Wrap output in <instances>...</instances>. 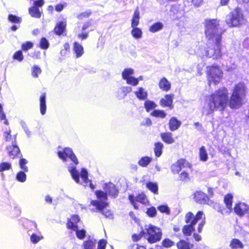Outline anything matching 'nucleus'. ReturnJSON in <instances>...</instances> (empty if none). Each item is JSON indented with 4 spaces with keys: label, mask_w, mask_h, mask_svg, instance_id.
I'll return each mask as SVG.
<instances>
[{
    "label": "nucleus",
    "mask_w": 249,
    "mask_h": 249,
    "mask_svg": "<svg viewBox=\"0 0 249 249\" xmlns=\"http://www.w3.org/2000/svg\"><path fill=\"white\" fill-rule=\"evenodd\" d=\"M159 86L161 89L165 91H168L171 88L170 82L165 77L160 80Z\"/></svg>",
    "instance_id": "412c9836"
},
{
    "label": "nucleus",
    "mask_w": 249,
    "mask_h": 249,
    "mask_svg": "<svg viewBox=\"0 0 249 249\" xmlns=\"http://www.w3.org/2000/svg\"><path fill=\"white\" fill-rule=\"evenodd\" d=\"M140 12L138 8L135 10L131 20V27H136L139 24L140 20Z\"/></svg>",
    "instance_id": "b1692460"
},
{
    "label": "nucleus",
    "mask_w": 249,
    "mask_h": 249,
    "mask_svg": "<svg viewBox=\"0 0 249 249\" xmlns=\"http://www.w3.org/2000/svg\"><path fill=\"white\" fill-rule=\"evenodd\" d=\"M199 156L201 160L205 161L208 159V155L204 146H202L199 149Z\"/></svg>",
    "instance_id": "ea45409f"
},
{
    "label": "nucleus",
    "mask_w": 249,
    "mask_h": 249,
    "mask_svg": "<svg viewBox=\"0 0 249 249\" xmlns=\"http://www.w3.org/2000/svg\"><path fill=\"white\" fill-rule=\"evenodd\" d=\"M157 107L156 104L151 101L147 100L144 103V107L146 110L149 112L150 110L154 109Z\"/></svg>",
    "instance_id": "e433bc0d"
},
{
    "label": "nucleus",
    "mask_w": 249,
    "mask_h": 249,
    "mask_svg": "<svg viewBox=\"0 0 249 249\" xmlns=\"http://www.w3.org/2000/svg\"><path fill=\"white\" fill-rule=\"evenodd\" d=\"M11 164L9 162H2L0 164V172L11 169Z\"/></svg>",
    "instance_id": "49530a36"
},
{
    "label": "nucleus",
    "mask_w": 249,
    "mask_h": 249,
    "mask_svg": "<svg viewBox=\"0 0 249 249\" xmlns=\"http://www.w3.org/2000/svg\"><path fill=\"white\" fill-rule=\"evenodd\" d=\"M40 110L42 115H44L46 110V95L45 93L41 95L40 98Z\"/></svg>",
    "instance_id": "a878e982"
},
{
    "label": "nucleus",
    "mask_w": 249,
    "mask_h": 249,
    "mask_svg": "<svg viewBox=\"0 0 249 249\" xmlns=\"http://www.w3.org/2000/svg\"><path fill=\"white\" fill-rule=\"evenodd\" d=\"M206 73L210 85L212 83L214 85L217 84L223 76V72L217 65L207 67Z\"/></svg>",
    "instance_id": "0eeeda50"
},
{
    "label": "nucleus",
    "mask_w": 249,
    "mask_h": 249,
    "mask_svg": "<svg viewBox=\"0 0 249 249\" xmlns=\"http://www.w3.org/2000/svg\"><path fill=\"white\" fill-rule=\"evenodd\" d=\"M8 20L9 21L16 23H19L21 21V18L19 17H17L13 15H9L8 16Z\"/></svg>",
    "instance_id": "09e8293b"
},
{
    "label": "nucleus",
    "mask_w": 249,
    "mask_h": 249,
    "mask_svg": "<svg viewBox=\"0 0 249 249\" xmlns=\"http://www.w3.org/2000/svg\"><path fill=\"white\" fill-rule=\"evenodd\" d=\"M68 170L71 174L73 179L76 182L78 183L79 181V173L78 171L76 170V167L72 165H70L68 166Z\"/></svg>",
    "instance_id": "4be33fe9"
},
{
    "label": "nucleus",
    "mask_w": 249,
    "mask_h": 249,
    "mask_svg": "<svg viewBox=\"0 0 249 249\" xmlns=\"http://www.w3.org/2000/svg\"><path fill=\"white\" fill-rule=\"evenodd\" d=\"M129 200L131 202V203L133 205L134 207L136 209H138V206L137 204L135 202V199L134 196L130 195L129 196Z\"/></svg>",
    "instance_id": "69168bd1"
},
{
    "label": "nucleus",
    "mask_w": 249,
    "mask_h": 249,
    "mask_svg": "<svg viewBox=\"0 0 249 249\" xmlns=\"http://www.w3.org/2000/svg\"><path fill=\"white\" fill-rule=\"evenodd\" d=\"M4 138L5 141L10 142L12 141V142L14 141V136H12L11 135V131L9 130L8 131H5L3 134Z\"/></svg>",
    "instance_id": "8fccbe9b"
},
{
    "label": "nucleus",
    "mask_w": 249,
    "mask_h": 249,
    "mask_svg": "<svg viewBox=\"0 0 249 249\" xmlns=\"http://www.w3.org/2000/svg\"><path fill=\"white\" fill-rule=\"evenodd\" d=\"M132 28L133 29L131 32L132 36L137 39L141 38L142 35V32L141 29L137 27H132Z\"/></svg>",
    "instance_id": "c756f323"
},
{
    "label": "nucleus",
    "mask_w": 249,
    "mask_h": 249,
    "mask_svg": "<svg viewBox=\"0 0 249 249\" xmlns=\"http://www.w3.org/2000/svg\"><path fill=\"white\" fill-rule=\"evenodd\" d=\"M229 101L228 89L225 87L220 88L207 97L202 112L208 115L215 110L223 111L227 107Z\"/></svg>",
    "instance_id": "f257e3e1"
},
{
    "label": "nucleus",
    "mask_w": 249,
    "mask_h": 249,
    "mask_svg": "<svg viewBox=\"0 0 249 249\" xmlns=\"http://www.w3.org/2000/svg\"><path fill=\"white\" fill-rule=\"evenodd\" d=\"M76 231V234L77 238H78L80 239H83L85 237L86 235V231L84 230H78V229H77V230Z\"/></svg>",
    "instance_id": "13d9d810"
},
{
    "label": "nucleus",
    "mask_w": 249,
    "mask_h": 249,
    "mask_svg": "<svg viewBox=\"0 0 249 249\" xmlns=\"http://www.w3.org/2000/svg\"><path fill=\"white\" fill-rule=\"evenodd\" d=\"M151 115L153 116L161 118H164L166 116V113L164 111L160 110H155L151 112Z\"/></svg>",
    "instance_id": "a19ab883"
},
{
    "label": "nucleus",
    "mask_w": 249,
    "mask_h": 249,
    "mask_svg": "<svg viewBox=\"0 0 249 249\" xmlns=\"http://www.w3.org/2000/svg\"><path fill=\"white\" fill-rule=\"evenodd\" d=\"M152 161V158L148 157H143L139 161L138 164L142 167H146Z\"/></svg>",
    "instance_id": "72a5a7b5"
},
{
    "label": "nucleus",
    "mask_w": 249,
    "mask_h": 249,
    "mask_svg": "<svg viewBox=\"0 0 249 249\" xmlns=\"http://www.w3.org/2000/svg\"><path fill=\"white\" fill-rule=\"evenodd\" d=\"M33 47V44L31 42H26L22 45L21 48L23 51H27Z\"/></svg>",
    "instance_id": "bf43d9fd"
},
{
    "label": "nucleus",
    "mask_w": 249,
    "mask_h": 249,
    "mask_svg": "<svg viewBox=\"0 0 249 249\" xmlns=\"http://www.w3.org/2000/svg\"><path fill=\"white\" fill-rule=\"evenodd\" d=\"M146 213L150 217H154L157 214V210L154 207H151L147 209Z\"/></svg>",
    "instance_id": "603ef678"
},
{
    "label": "nucleus",
    "mask_w": 249,
    "mask_h": 249,
    "mask_svg": "<svg viewBox=\"0 0 249 249\" xmlns=\"http://www.w3.org/2000/svg\"><path fill=\"white\" fill-rule=\"evenodd\" d=\"M158 210L161 213H164L166 214H169L170 209L166 205H160L158 207Z\"/></svg>",
    "instance_id": "5fc2aeb1"
},
{
    "label": "nucleus",
    "mask_w": 249,
    "mask_h": 249,
    "mask_svg": "<svg viewBox=\"0 0 249 249\" xmlns=\"http://www.w3.org/2000/svg\"><path fill=\"white\" fill-rule=\"evenodd\" d=\"M146 187L151 191L155 194H157L158 192V186L156 183L148 182L146 183Z\"/></svg>",
    "instance_id": "c9c22d12"
},
{
    "label": "nucleus",
    "mask_w": 249,
    "mask_h": 249,
    "mask_svg": "<svg viewBox=\"0 0 249 249\" xmlns=\"http://www.w3.org/2000/svg\"><path fill=\"white\" fill-rule=\"evenodd\" d=\"M181 123L177 120L176 117H172L170 119L169 123V128L171 131L177 130L180 126Z\"/></svg>",
    "instance_id": "6ab92c4d"
},
{
    "label": "nucleus",
    "mask_w": 249,
    "mask_h": 249,
    "mask_svg": "<svg viewBox=\"0 0 249 249\" xmlns=\"http://www.w3.org/2000/svg\"><path fill=\"white\" fill-rule=\"evenodd\" d=\"M67 226L69 229H71L74 231L77 230V229H78L77 226L74 224V222L71 221L68 223Z\"/></svg>",
    "instance_id": "0e129e2a"
},
{
    "label": "nucleus",
    "mask_w": 249,
    "mask_h": 249,
    "mask_svg": "<svg viewBox=\"0 0 249 249\" xmlns=\"http://www.w3.org/2000/svg\"><path fill=\"white\" fill-rule=\"evenodd\" d=\"M93 243L91 241H86L84 244L85 249H92L93 247Z\"/></svg>",
    "instance_id": "052dcab7"
},
{
    "label": "nucleus",
    "mask_w": 249,
    "mask_h": 249,
    "mask_svg": "<svg viewBox=\"0 0 249 249\" xmlns=\"http://www.w3.org/2000/svg\"><path fill=\"white\" fill-rule=\"evenodd\" d=\"M191 165L184 159L178 160L171 166V170L174 174H178L182 169L190 168Z\"/></svg>",
    "instance_id": "1a4fd4ad"
},
{
    "label": "nucleus",
    "mask_w": 249,
    "mask_h": 249,
    "mask_svg": "<svg viewBox=\"0 0 249 249\" xmlns=\"http://www.w3.org/2000/svg\"><path fill=\"white\" fill-rule=\"evenodd\" d=\"M206 38L212 42L221 41L223 29L220 27L219 21L216 19H206L204 22Z\"/></svg>",
    "instance_id": "7ed1b4c3"
},
{
    "label": "nucleus",
    "mask_w": 249,
    "mask_h": 249,
    "mask_svg": "<svg viewBox=\"0 0 249 249\" xmlns=\"http://www.w3.org/2000/svg\"><path fill=\"white\" fill-rule=\"evenodd\" d=\"M103 188L105 192L97 191L95 192L97 200L90 201L91 205L96 207L97 210H101L104 207L107 206V195L113 197H116L118 196V190L113 183L109 182L105 184Z\"/></svg>",
    "instance_id": "f03ea898"
},
{
    "label": "nucleus",
    "mask_w": 249,
    "mask_h": 249,
    "mask_svg": "<svg viewBox=\"0 0 249 249\" xmlns=\"http://www.w3.org/2000/svg\"><path fill=\"white\" fill-rule=\"evenodd\" d=\"M177 246L178 249H191L193 248V245L188 242L181 240L177 243Z\"/></svg>",
    "instance_id": "cd10ccee"
},
{
    "label": "nucleus",
    "mask_w": 249,
    "mask_h": 249,
    "mask_svg": "<svg viewBox=\"0 0 249 249\" xmlns=\"http://www.w3.org/2000/svg\"><path fill=\"white\" fill-rule=\"evenodd\" d=\"M203 216V213L202 211H199L195 216L191 212L187 213L185 215V222L186 223H190L187 225H185L182 229V232L185 235L189 236L191 234L192 232L195 231V225L196 224L198 220L201 219Z\"/></svg>",
    "instance_id": "20e7f679"
},
{
    "label": "nucleus",
    "mask_w": 249,
    "mask_h": 249,
    "mask_svg": "<svg viewBox=\"0 0 249 249\" xmlns=\"http://www.w3.org/2000/svg\"><path fill=\"white\" fill-rule=\"evenodd\" d=\"M214 45L212 47H209L206 51V55L213 59H218L222 56L221 41L219 42H213Z\"/></svg>",
    "instance_id": "6e6552de"
},
{
    "label": "nucleus",
    "mask_w": 249,
    "mask_h": 249,
    "mask_svg": "<svg viewBox=\"0 0 249 249\" xmlns=\"http://www.w3.org/2000/svg\"><path fill=\"white\" fill-rule=\"evenodd\" d=\"M173 96L172 95H166L164 98L160 101V104L162 107H169L172 108Z\"/></svg>",
    "instance_id": "aec40b11"
},
{
    "label": "nucleus",
    "mask_w": 249,
    "mask_h": 249,
    "mask_svg": "<svg viewBox=\"0 0 249 249\" xmlns=\"http://www.w3.org/2000/svg\"><path fill=\"white\" fill-rule=\"evenodd\" d=\"M161 138L165 142L168 144L173 143L175 141L172 137V134L169 132L161 133Z\"/></svg>",
    "instance_id": "393cba45"
},
{
    "label": "nucleus",
    "mask_w": 249,
    "mask_h": 249,
    "mask_svg": "<svg viewBox=\"0 0 249 249\" xmlns=\"http://www.w3.org/2000/svg\"><path fill=\"white\" fill-rule=\"evenodd\" d=\"M163 144L161 142H157L155 144L154 152L157 157H159L162 154Z\"/></svg>",
    "instance_id": "2f4dec72"
},
{
    "label": "nucleus",
    "mask_w": 249,
    "mask_h": 249,
    "mask_svg": "<svg viewBox=\"0 0 249 249\" xmlns=\"http://www.w3.org/2000/svg\"><path fill=\"white\" fill-rule=\"evenodd\" d=\"M27 162V160L25 159H21L19 160V164L20 167L24 172H27L28 171V167L26 166Z\"/></svg>",
    "instance_id": "de8ad7c7"
},
{
    "label": "nucleus",
    "mask_w": 249,
    "mask_h": 249,
    "mask_svg": "<svg viewBox=\"0 0 249 249\" xmlns=\"http://www.w3.org/2000/svg\"><path fill=\"white\" fill-rule=\"evenodd\" d=\"M13 58L19 61H21L23 59V56L21 51H19L15 53L13 55Z\"/></svg>",
    "instance_id": "4d7b16f0"
},
{
    "label": "nucleus",
    "mask_w": 249,
    "mask_h": 249,
    "mask_svg": "<svg viewBox=\"0 0 249 249\" xmlns=\"http://www.w3.org/2000/svg\"><path fill=\"white\" fill-rule=\"evenodd\" d=\"M232 196L231 194L227 195L224 197L225 203L230 212L231 211L232 203Z\"/></svg>",
    "instance_id": "f704fd0d"
},
{
    "label": "nucleus",
    "mask_w": 249,
    "mask_h": 249,
    "mask_svg": "<svg viewBox=\"0 0 249 249\" xmlns=\"http://www.w3.org/2000/svg\"><path fill=\"white\" fill-rule=\"evenodd\" d=\"M234 211L240 216H243L246 214L249 216V206L244 203L235 204Z\"/></svg>",
    "instance_id": "ddd939ff"
},
{
    "label": "nucleus",
    "mask_w": 249,
    "mask_h": 249,
    "mask_svg": "<svg viewBox=\"0 0 249 249\" xmlns=\"http://www.w3.org/2000/svg\"><path fill=\"white\" fill-rule=\"evenodd\" d=\"M162 245L165 248H170L173 246L174 242L169 239H165L163 240Z\"/></svg>",
    "instance_id": "6e6d98bb"
},
{
    "label": "nucleus",
    "mask_w": 249,
    "mask_h": 249,
    "mask_svg": "<svg viewBox=\"0 0 249 249\" xmlns=\"http://www.w3.org/2000/svg\"><path fill=\"white\" fill-rule=\"evenodd\" d=\"M107 244V241L102 239L99 241L98 245V249H105Z\"/></svg>",
    "instance_id": "680f3d73"
},
{
    "label": "nucleus",
    "mask_w": 249,
    "mask_h": 249,
    "mask_svg": "<svg viewBox=\"0 0 249 249\" xmlns=\"http://www.w3.org/2000/svg\"><path fill=\"white\" fill-rule=\"evenodd\" d=\"M29 13L31 17L39 18L41 17V13L39 9L36 6H32L29 9Z\"/></svg>",
    "instance_id": "bb28decb"
},
{
    "label": "nucleus",
    "mask_w": 249,
    "mask_h": 249,
    "mask_svg": "<svg viewBox=\"0 0 249 249\" xmlns=\"http://www.w3.org/2000/svg\"><path fill=\"white\" fill-rule=\"evenodd\" d=\"M142 236H144V235L142 234V231L140 232V233L139 234H138V235L133 234L132 236V239H133L134 241L137 242L138 240H139Z\"/></svg>",
    "instance_id": "338daca9"
},
{
    "label": "nucleus",
    "mask_w": 249,
    "mask_h": 249,
    "mask_svg": "<svg viewBox=\"0 0 249 249\" xmlns=\"http://www.w3.org/2000/svg\"><path fill=\"white\" fill-rule=\"evenodd\" d=\"M194 198L196 201L200 204L206 203L208 199L207 196L201 191L196 192L195 194Z\"/></svg>",
    "instance_id": "dca6fc26"
},
{
    "label": "nucleus",
    "mask_w": 249,
    "mask_h": 249,
    "mask_svg": "<svg viewBox=\"0 0 249 249\" xmlns=\"http://www.w3.org/2000/svg\"><path fill=\"white\" fill-rule=\"evenodd\" d=\"M16 178L18 181L24 182L26 181V175L24 172L20 171L17 174Z\"/></svg>",
    "instance_id": "c03bdc74"
},
{
    "label": "nucleus",
    "mask_w": 249,
    "mask_h": 249,
    "mask_svg": "<svg viewBox=\"0 0 249 249\" xmlns=\"http://www.w3.org/2000/svg\"><path fill=\"white\" fill-rule=\"evenodd\" d=\"M230 246L231 249H242L243 248V245L242 242L237 239H232L230 244Z\"/></svg>",
    "instance_id": "473e14b6"
},
{
    "label": "nucleus",
    "mask_w": 249,
    "mask_h": 249,
    "mask_svg": "<svg viewBox=\"0 0 249 249\" xmlns=\"http://www.w3.org/2000/svg\"><path fill=\"white\" fill-rule=\"evenodd\" d=\"M125 81L127 84L133 86H136L139 84V79H136L133 76L127 78Z\"/></svg>",
    "instance_id": "79ce46f5"
},
{
    "label": "nucleus",
    "mask_w": 249,
    "mask_h": 249,
    "mask_svg": "<svg viewBox=\"0 0 249 249\" xmlns=\"http://www.w3.org/2000/svg\"><path fill=\"white\" fill-rule=\"evenodd\" d=\"M201 219H202V221L199 224L197 228V231L198 232H201L202 231L203 227L205 223V217L204 215Z\"/></svg>",
    "instance_id": "e2e57ef3"
},
{
    "label": "nucleus",
    "mask_w": 249,
    "mask_h": 249,
    "mask_svg": "<svg viewBox=\"0 0 249 249\" xmlns=\"http://www.w3.org/2000/svg\"><path fill=\"white\" fill-rule=\"evenodd\" d=\"M80 175L82 179L86 184L89 183V179L88 178V173L85 169L83 168L82 169Z\"/></svg>",
    "instance_id": "a18cd8bd"
},
{
    "label": "nucleus",
    "mask_w": 249,
    "mask_h": 249,
    "mask_svg": "<svg viewBox=\"0 0 249 249\" xmlns=\"http://www.w3.org/2000/svg\"><path fill=\"white\" fill-rule=\"evenodd\" d=\"M41 72V69L37 66H34L32 68V74L34 77H37L38 75Z\"/></svg>",
    "instance_id": "3c124183"
},
{
    "label": "nucleus",
    "mask_w": 249,
    "mask_h": 249,
    "mask_svg": "<svg viewBox=\"0 0 249 249\" xmlns=\"http://www.w3.org/2000/svg\"><path fill=\"white\" fill-rule=\"evenodd\" d=\"M106 207H104L101 210H97L96 208V211L94 210H91L92 212H96V211H99L102 213V214L105 215L106 217L109 218H112V213L109 210H105V208Z\"/></svg>",
    "instance_id": "58836bf2"
},
{
    "label": "nucleus",
    "mask_w": 249,
    "mask_h": 249,
    "mask_svg": "<svg viewBox=\"0 0 249 249\" xmlns=\"http://www.w3.org/2000/svg\"><path fill=\"white\" fill-rule=\"evenodd\" d=\"M229 103L231 108H238L245 103V98L238 96L235 94L232 93Z\"/></svg>",
    "instance_id": "f8f14e48"
},
{
    "label": "nucleus",
    "mask_w": 249,
    "mask_h": 249,
    "mask_svg": "<svg viewBox=\"0 0 249 249\" xmlns=\"http://www.w3.org/2000/svg\"><path fill=\"white\" fill-rule=\"evenodd\" d=\"M232 93L237 96L245 98L246 95V87L244 84L240 83L236 85L232 91Z\"/></svg>",
    "instance_id": "4468645a"
},
{
    "label": "nucleus",
    "mask_w": 249,
    "mask_h": 249,
    "mask_svg": "<svg viewBox=\"0 0 249 249\" xmlns=\"http://www.w3.org/2000/svg\"><path fill=\"white\" fill-rule=\"evenodd\" d=\"M163 28V23L160 22H158L152 25L149 27V31L151 33H156L161 30Z\"/></svg>",
    "instance_id": "c85d7f7f"
},
{
    "label": "nucleus",
    "mask_w": 249,
    "mask_h": 249,
    "mask_svg": "<svg viewBox=\"0 0 249 249\" xmlns=\"http://www.w3.org/2000/svg\"><path fill=\"white\" fill-rule=\"evenodd\" d=\"M226 22L229 27H236L244 24L246 19L241 10L236 9L226 16Z\"/></svg>",
    "instance_id": "423d86ee"
},
{
    "label": "nucleus",
    "mask_w": 249,
    "mask_h": 249,
    "mask_svg": "<svg viewBox=\"0 0 249 249\" xmlns=\"http://www.w3.org/2000/svg\"><path fill=\"white\" fill-rule=\"evenodd\" d=\"M58 155L63 160H66V159L69 158L75 164H78V160L70 148H65L63 151H58Z\"/></svg>",
    "instance_id": "9d476101"
},
{
    "label": "nucleus",
    "mask_w": 249,
    "mask_h": 249,
    "mask_svg": "<svg viewBox=\"0 0 249 249\" xmlns=\"http://www.w3.org/2000/svg\"><path fill=\"white\" fill-rule=\"evenodd\" d=\"M132 91V88L129 86H124L118 89L116 92V96L119 99H124L127 93Z\"/></svg>",
    "instance_id": "2eb2a0df"
},
{
    "label": "nucleus",
    "mask_w": 249,
    "mask_h": 249,
    "mask_svg": "<svg viewBox=\"0 0 249 249\" xmlns=\"http://www.w3.org/2000/svg\"><path fill=\"white\" fill-rule=\"evenodd\" d=\"M142 233L150 243H154L160 241L162 236L161 229L151 224L145 225Z\"/></svg>",
    "instance_id": "39448f33"
},
{
    "label": "nucleus",
    "mask_w": 249,
    "mask_h": 249,
    "mask_svg": "<svg viewBox=\"0 0 249 249\" xmlns=\"http://www.w3.org/2000/svg\"><path fill=\"white\" fill-rule=\"evenodd\" d=\"M73 50L76 53V56L77 58L81 57L84 53V49L83 46L77 42H74L73 43Z\"/></svg>",
    "instance_id": "5701e85b"
},
{
    "label": "nucleus",
    "mask_w": 249,
    "mask_h": 249,
    "mask_svg": "<svg viewBox=\"0 0 249 249\" xmlns=\"http://www.w3.org/2000/svg\"><path fill=\"white\" fill-rule=\"evenodd\" d=\"M43 238V236L42 235H37L35 233H33L30 237L31 241L34 244L38 243Z\"/></svg>",
    "instance_id": "37998d69"
},
{
    "label": "nucleus",
    "mask_w": 249,
    "mask_h": 249,
    "mask_svg": "<svg viewBox=\"0 0 249 249\" xmlns=\"http://www.w3.org/2000/svg\"><path fill=\"white\" fill-rule=\"evenodd\" d=\"M134 70L131 68L125 69L122 72V78L123 79L126 80L127 78L132 77L134 74Z\"/></svg>",
    "instance_id": "7c9ffc66"
},
{
    "label": "nucleus",
    "mask_w": 249,
    "mask_h": 249,
    "mask_svg": "<svg viewBox=\"0 0 249 249\" xmlns=\"http://www.w3.org/2000/svg\"><path fill=\"white\" fill-rule=\"evenodd\" d=\"M66 25L65 21H60L57 23L53 30L54 33L58 36L63 35L65 32Z\"/></svg>",
    "instance_id": "f3484780"
},
{
    "label": "nucleus",
    "mask_w": 249,
    "mask_h": 249,
    "mask_svg": "<svg viewBox=\"0 0 249 249\" xmlns=\"http://www.w3.org/2000/svg\"><path fill=\"white\" fill-rule=\"evenodd\" d=\"M49 42L45 38H42L40 40V47L43 49H46L49 47Z\"/></svg>",
    "instance_id": "864d4df0"
},
{
    "label": "nucleus",
    "mask_w": 249,
    "mask_h": 249,
    "mask_svg": "<svg viewBox=\"0 0 249 249\" xmlns=\"http://www.w3.org/2000/svg\"><path fill=\"white\" fill-rule=\"evenodd\" d=\"M134 94L140 100H146L148 96L147 91L142 87L138 88L137 90L134 92Z\"/></svg>",
    "instance_id": "a211bd4d"
},
{
    "label": "nucleus",
    "mask_w": 249,
    "mask_h": 249,
    "mask_svg": "<svg viewBox=\"0 0 249 249\" xmlns=\"http://www.w3.org/2000/svg\"><path fill=\"white\" fill-rule=\"evenodd\" d=\"M44 2L43 0H38L36 1H34V6L41 7L44 4Z\"/></svg>",
    "instance_id": "774afa93"
},
{
    "label": "nucleus",
    "mask_w": 249,
    "mask_h": 249,
    "mask_svg": "<svg viewBox=\"0 0 249 249\" xmlns=\"http://www.w3.org/2000/svg\"><path fill=\"white\" fill-rule=\"evenodd\" d=\"M14 141L12 142V145L7 146L6 149L9 156L12 159H14L16 156L18 157L21 155L20 150L17 145L16 136H14Z\"/></svg>",
    "instance_id": "9b49d317"
},
{
    "label": "nucleus",
    "mask_w": 249,
    "mask_h": 249,
    "mask_svg": "<svg viewBox=\"0 0 249 249\" xmlns=\"http://www.w3.org/2000/svg\"><path fill=\"white\" fill-rule=\"evenodd\" d=\"M135 199L136 201L139 202L143 204H146L148 202V199L144 194H141L138 195Z\"/></svg>",
    "instance_id": "4c0bfd02"
}]
</instances>
